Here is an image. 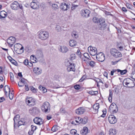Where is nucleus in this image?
Instances as JSON below:
<instances>
[{
    "instance_id": "nucleus-1",
    "label": "nucleus",
    "mask_w": 135,
    "mask_h": 135,
    "mask_svg": "<svg viewBox=\"0 0 135 135\" xmlns=\"http://www.w3.org/2000/svg\"><path fill=\"white\" fill-rule=\"evenodd\" d=\"M37 34L38 38L42 40H46L49 37V33L46 31L40 30L38 32Z\"/></svg>"
},
{
    "instance_id": "nucleus-2",
    "label": "nucleus",
    "mask_w": 135,
    "mask_h": 135,
    "mask_svg": "<svg viewBox=\"0 0 135 135\" xmlns=\"http://www.w3.org/2000/svg\"><path fill=\"white\" fill-rule=\"evenodd\" d=\"M50 107L49 103L47 102H45L41 107L42 111L45 113L49 112L50 110Z\"/></svg>"
},
{
    "instance_id": "nucleus-3",
    "label": "nucleus",
    "mask_w": 135,
    "mask_h": 135,
    "mask_svg": "<svg viewBox=\"0 0 135 135\" xmlns=\"http://www.w3.org/2000/svg\"><path fill=\"white\" fill-rule=\"evenodd\" d=\"M36 101L34 99L31 97H29L26 99V102L29 106H32L35 104Z\"/></svg>"
},
{
    "instance_id": "nucleus-4",
    "label": "nucleus",
    "mask_w": 135,
    "mask_h": 135,
    "mask_svg": "<svg viewBox=\"0 0 135 135\" xmlns=\"http://www.w3.org/2000/svg\"><path fill=\"white\" fill-rule=\"evenodd\" d=\"M110 53L113 56L116 58L121 57L122 56L121 53L115 49H112L110 51Z\"/></svg>"
},
{
    "instance_id": "nucleus-5",
    "label": "nucleus",
    "mask_w": 135,
    "mask_h": 135,
    "mask_svg": "<svg viewBox=\"0 0 135 135\" xmlns=\"http://www.w3.org/2000/svg\"><path fill=\"white\" fill-rule=\"evenodd\" d=\"M118 110V107L114 103H113L110 105L109 107V111L112 113H116Z\"/></svg>"
},
{
    "instance_id": "nucleus-6",
    "label": "nucleus",
    "mask_w": 135,
    "mask_h": 135,
    "mask_svg": "<svg viewBox=\"0 0 135 135\" xmlns=\"http://www.w3.org/2000/svg\"><path fill=\"white\" fill-rule=\"evenodd\" d=\"M88 50L91 55L94 56L97 54V49L95 47H92L91 46H90L88 47Z\"/></svg>"
},
{
    "instance_id": "nucleus-7",
    "label": "nucleus",
    "mask_w": 135,
    "mask_h": 135,
    "mask_svg": "<svg viewBox=\"0 0 135 135\" xmlns=\"http://www.w3.org/2000/svg\"><path fill=\"white\" fill-rule=\"evenodd\" d=\"M96 59L99 61L101 62L105 60V56L102 52H100L97 54Z\"/></svg>"
},
{
    "instance_id": "nucleus-8",
    "label": "nucleus",
    "mask_w": 135,
    "mask_h": 135,
    "mask_svg": "<svg viewBox=\"0 0 135 135\" xmlns=\"http://www.w3.org/2000/svg\"><path fill=\"white\" fill-rule=\"evenodd\" d=\"M108 119L109 122L111 124H115L117 121L115 117L113 115H109L108 117Z\"/></svg>"
},
{
    "instance_id": "nucleus-9",
    "label": "nucleus",
    "mask_w": 135,
    "mask_h": 135,
    "mask_svg": "<svg viewBox=\"0 0 135 135\" xmlns=\"http://www.w3.org/2000/svg\"><path fill=\"white\" fill-rule=\"evenodd\" d=\"M15 42V39L14 37H10L8 39L7 43L11 47H12Z\"/></svg>"
},
{
    "instance_id": "nucleus-10",
    "label": "nucleus",
    "mask_w": 135,
    "mask_h": 135,
    "mask_svg": "<svg viewBox=\"0 0 135 135\" xmlns=\"http://www.w3.org/2000/svg\"><path fill=\"white\" fill-rule=\"evenodd\" d=\"M30 113L32 115L38 114L39 113L38 108L36 107H33L31 108L29 110Z\"/></svg>"
},
{
    "instance_id": "nucleus-11",
    "label": "nucleus",
    "mask_w": 135,
    "mask_h": 135,
    "mask_svg": "<svg viewBox=\"0 0 135 135\" xmlns=\"http://www.w3.org/2000/svg\"><path fill=\"white\" fill-rule=\"evenodd\" d=\"M58 49L59 51L62 53H66L69 50L68 48L65 46H59Z\"/></svg>"
},
{
    "instance_id": "nucleus-12",
    "label": "nucleus",
    "mask_w": 135,
    "mask_h": 135,
    "mask_svg": "<svg viewBox=\"0 0 135 135\" xmlns=\"http://www.w3.org/2000/svg\"><path fill=\"white\" fill-rule=\"evenodd\" d=\"M90 13V11L88 9H83L81 12V15L83 17H88Z\"/></svg>"
},
{
    "instance_id": "nucleus-13",
    "label": "nucleus",
    "mask_w": 135,
    "mask_h": 135,
    "mask_svg": "<svg viewBox=\"0 0 135 135\" xmlns=\"http://www.w3.org/2000/svg\"><path fill=\"white\" fill-rule=\"evenodd\" d=\"M85 111V109L84 108L80 107L77 109L75 110V113L79 115L83 114Z\"/></svg>"
},
{
    "instance_id": "nucleus-14",
    "label": "nucleus",
    "mask_w": 135,
    "mask_h": 135,
    "mask_svg": "<svg viewBox=\"0 0 135 135\" xmlns=\"http://www.w3.org/2000/svg\"><path fill=\"white\" fill-rule=\"evenodd\" d=\"M34 122L37 124L40 125L43 123V121L41 118L36 117L33 119Z\"/></svg>"
},
{
    "instance_id": "nucleus-15",
    "label": "nucleus",
    "mask_w": 135,
    "mask_h": 135,
    "mask_svg": "<svg viewBox=\"0 0 135 135\" xmlns=\"http://www.w3.org/2000/svg\"><path fill=\"white\" fill-rule=\"evenodd\" d=\"M69 64H70L67 68V70L68 72L72 71H75V65L74 64H72L70 63L69 62Z\"/></svg>"
},
{
    "instance_id": "nucleus-16",
    "label": "nucleus",
    "mask_w": 135,
    "mask_h": 135,
    "mask_svg": "<svg viewBox=\"0 0 135 135\" xmlns=\"http://www.w3.org/2000/svg\"><path fill=\"white\" fill-rule=\"evenodd\" d=\"M18 2L16 1H14L12 3L11 6V8L13 9L17 10L18 9Z\"/></svg>"
},
{
    "instance_id": "nucleus-17",
    "label": "nucleus",
    "mask_w": 135,
    "mask_h": 135,
    "mask_svg": "<svg viewBox=\"0 0 135 135\" xmlns=\"http://www.w3.org/2000/svg\"><path fill=\"white\" fill-rule=\"evenodd\" d=\"M130 81H132V80L130 79H124L123 82V84L124 83L125 84V85L127 86V87H132L130 85H128L131 83Z\"/></svg>"
},
{
    "instance_id": "nucleus-18",
    "label": "nucleus",
    "mask_w": 135,
    "mask_h": 135,
    "mask_svg": "<svg viewBox=\"0 0 135 135\" xmlns=\"http://www.w3.org/2000/svg\"><path fill=\"white\" fill-rule=\"evenodd\" d=\"M60 8L64 11L66 10L69 8V6L65 3H62L60 6Z\"/></svg>"
},
{
    "instance_id": "nucleus-19",
    "label": "nucleus",
    "mask_w": 135,
    "mask_h": 135,
    "mask_svg": "<svg viewBox=\"0 0 135 135\" xmlns=\"http://www.w3.org/2000/svg\"><path fill=\"white\" fill-rule=\"evenodd\" d=\"M88 132V129L86 127H84L83 129L80 131V133L82 135H86Z\"/></svg>"
},
{
    "instance_id": "nucleus-20",
    "label": "nucleus",
    "mask_w": 135,
    "mask_h": 135,
    "mask_svg": "<svg viewBox=\"0 0 135 135\" xmlns=\"http://www.w3.org/2000/svg\"><path fill=\"white\" fill-rule=\"evenodd\" d=\"M7 13L4 11H2L0 12V18L2 19L5 18L7 16Z\"/></svg>"
},
{
    "instance_id": "nucleus-21",
    "label": "nucleus",
    "mask_w": 135,
    "mask_h": 135,
    "mask_svg": "<svg viewBox=\"0 0 135 135\" xmlns=\"http://www.w3.org/2000/svg\"><path fill=\"white\" fill-rule=\"evenodd\" d=\"M31 7L33 9H37L38 7V5L37 3L32 2L30 4Z\"/></svg>"
},
{
    "instance_id": "nucleus-22",
    "label": "nucleus",
    "mask_w": 135,
    "mask_h": 135,
    "mask_svg": "<svg viewBox=\"0 0 135 135\" xmlns=\"http://www.w3.org/2000/svg\"><path fill=\"white\" fill-rule=\"evenodd\" d=\"M99 103H96L94 104L93 106V108L94 110V113H97L98 112V109L99 108Z\"/></svg>"
},
{
    "instance_id": "nucleus-23",
    "label": "nucleus",
    "mask_w": 135,
    "mask_h": 135,
    "mask_svg": "<svg viewBox=\"0 0 135 135\" xmlns=\"http://www.w3.org/2000/svg\"><path fill=\"white\" fill-rule=\"evenodd\" d=\"M33 72L35 73L38 75H39L41 73L42 70L41 69L39 68L35 67L33 69Z\"/></svg>"
},
{
    "instance_id": "nucleus-24",
    "label": "nucleus",
    "mask_w": 135,
    "mask_h": 135,
    "mask_svg": "<svg viewBox=\"0 0 135 135\" xmlns=\"http://www.w3.org/2000/svg\"><path fill=\"white\" fill-rule=\"evenodd\" d=\"M117 133V131L115 129L110 128L109 131L110 135H115Z\"/></svg>"
},
{
    "instance_id": "nucleus-25",
    "label": "nucleus",
    "mask_w": 135,
    "mask_h": 135,
    "mask_svg": "<svg viewBox=\"0 0 135 135\" xmlns=\"http://www.w3.org/2000/svg\"><path fill=\"white\" fill-rule=\"evenodd\" d=\"M107 26V25L105 22L103 24H101L99 25V28L102 30H104L106 28Z\"/></svg>"
},
{
    "instance_id": "nucleus-26",
    "label": "nucleus",
    "mask_w": 135,
    "mask_h": 135,
    "mask_svg": "<svg viewBox=\"0 0 135 135\" xmlns=\"http://www.w3.org/2000/svg\"><path fill=\"white\" fill-rule=\"evenodd\" d=\"M20 117V115L18 114H17L14 117L13 119L14 126L15 124L18 123V121L19 120Z\"/></svg>"
},
{
    "instance_id": "nucleus-27",
    "label": "nucleus",
    "mask_w": 135,
    "mask_h": 135,
    "mask_svg": "<svg viewBox=\"0 0 135 135\" xmlns=\"http://www.w3.org/2000/svg\"><path fill=\"white\" fill-rule=\"evenodd\" d=\"M69 45L71 47H74L75 46L76 44V42L73 40H70L69 41Z\"/></svg>"
},
{
    "instance_id": "nucleus-28",
    "label": "nucleus",
    "mask_w": 135,
    "mask_h": 135,
    "mask_svg": "<svg viewBox=\"0 0 135 135\" xmlns=\"http://www.w3.org/2000/svg\"><path fill=\"white\" fill-rule=\"evenodd\" d=\"M117 70L118 72H120V74L121 75H123L127 73V71L126 70H121L119 69H117Z\"/></svg>"
},
{
    "instance_id": "nucleus-29",
    "label": "nucleus",
    "mask_w": 135,
    "mask_h": 135,
    "mask_svg": "<svg viewBox=\"0 0 135 135\" xmlns=\"http://www.w3.org/2000/svg\"><path fill=\"white\" fill-rule=\"evenodd\" d=\"M81 121H80V123H81L83 124H85L87 122V118L86 117H84L83 118H81Z\"/></svg>"
},
{
    "instance_id": "nucleus-30",
    "label": "nucleus",
    "mask_w": 135,
    "mask_h": 135,
    "mask_svg": "<svg viewBox=\"0 0 135 135\" xmlns=\"http://www.w3.org/2000/svg\"><path fill=\"white\" fill-rule=\"evenodd\" d=\"M109 96L108 98V100L110 102H112V91L110 90H109Z\"/></svg>"
},
{
    "instance_id": "nucleus-31",
    "label": "nucleus",
    "mask_w": 135,
    "mask_h": 135,
    "mask_svg": "<svg viewBox=\"0 0 135 135\" xmlns=\"http://www.w3.org/2000/svg\"><path fill=\"white\" fill-rule=\"evenodd\" d=\"M58 126L57 125H54L51 129L52 131L53 132L56 131L58 130Z\"/></svg>"
},
{
    "instance_id": "nucleus-32",
    "label": "nucleus",
    "mask_w": 135,
    "mask_h": 135,
    "mask_svg": "<svg viewBox=\"0 0 135 135\" xmlns=\"http://www.w3.org/2000/svg\"><path fill=\"white\" fill-rule=\"evenodd\" d=\"M4 91L5 92V94H6V93H7V92L6 91V90H9V92H10V89L9 87V86L8 85H6L4 87Z\"/></svg>"
},
{
    "instance_id": "nucleus-33",
    "label": "nucleus",
    "mask_w": 135,
    "mask_h": 135,
    "mask_svg": "<svg viewBox=\"0 0 135 135\" xmlns=\"http://www.w3.org/2000/svg\"><path fill=\"white\" fill-rule=\"evenodd\" d=\"M105 23V20L104 18L102 17L100 18V20L98 23H99V25H100L101 24H103Z\"/></svg>"
},
{
    "instance_id": "nucleus-34",
    "label": "nucleus",
    "mask_w": 135,
    "mask_h": 135,
    "mask_svg": "<svg viewBox=\"0 0 135 135\" xmlns=\"http://www.w3.org/2000/svg\"><path fill=\"white\" fill-rule=\"evenodd\" d=\"M99 20L100 18H98L96 17H93V21L95 23H98Z\"/></svg>"
},
{
    "instance_id": "nucleus-35",
    "label": "nucleus",
    "mask_w": 135,
    "mask_h": 135,
    "mask_svg": "<svg viewBox=\"0 0 135 135\" xmlns=\"http://www.w3.org/2000/svg\"><path fill=\"white\" fill-rule=\"evenodd\" d=\"M88 62L89 65L92 67H93L95 64V63L93 61H88Z\"/></svg>"
},
{
    "instance_id": "nucleus-36",
    "label": "nucleus",
    "mask_w": 135,
    "mask_h": 135,
    "mask_svg": "<svg viewBox=\"0 0 135 135\" xmlns=\"http://www.w3.org/2000/svg\"><path fill=\"white\" fill-rule=\"evenodd\" d=\"M52 8L55 10H56L58 8V6L56 4H53L52 5Z\"/></svg>"
},
{
    "instance_id": "nucleus-37",
    "label": "nucleus",
    "mask_w": 135,
    "mask_h": 135,
    "mask_svg": "<svg viewBox=\"0 0 135 135\" xmlns=\"http://www.w3.org/2000/svg\"><path fill=\"white\" fill-rule=\"evenodd\" d=\"M9 96L10 99L11 100H12L14 96V93H13V90L11 93H10V92H9Z\"/></svg>"
},
{
    "instance_id": "nucleus-38",
    "label": "nucleus",
    "mask_w": 135,
    "mask_h": 135,
    "mask_svg": "<svg viewBox=\"0 0 135 135\" xmlns=\"http://www.w3.org/2000/svg\"><path fill=\"white\" fill-rule=\"evenodd\" d=\"M61 27H60L59 25H57L56 26V30L57 31V32H60L61 31Z\"/></svg>"
},
{
    "instance_id": "nucleus-39",
    "label": "nucleus",
    "mask_w": 135,
    "mask_h": 135,
    "mask_svg": "<svg viewBox=\"0 0 135 135\" xmlns=\"http://www.w3.org/2000/svg\"><path fill=\"white\" fill-rule=\"evenodd\" d=\"M81 118L79 117H76V118L75 121L77 123H80V122L81 121Z\"/></svg>"
},
{
    "instance_id": "nucleus-40",
    "label": "nucleus",
    "mask_w": 135,
    "mask_h": 135,
    "mask_svg": "<svg viewBox=\"0 0 135 135\" xmlns=\"http://www.w3.org/2000/svg\"><path fill=\"white\" fill-rule=\"evenodd\" d=\"M78 5H75L74 4H72L71 7V8L72 10H74L77 8Z\"/></svg>"
},
{
    "instance_id": "nucleus-41",
    "label": "nucleus",
    "mask_w": 135,
    "mask_h": 135,
    "mask_svg": "<svg viewBox=\"0 0 135 135\" xmlns=\"http://www.w3.org/2000/svg\"><path fill=\"white\" fill-rule=\"evenodd\" d=\"M76 54L79 57H80V58H81V53L79 49H78L77 51L76 52Z\"/></svg>"
},
{
    "instance_id": "nucleus-42",
    "label": "nucleus",
    "mask_w": 135,
    "mask_h": 135,
    "mask_svg": "<svg viewBox=\"0 0 135 135\" xmlns=\"http://www.w3.org/2000/svg\"><path fill=\"white\" fill-rule=\"evenodd\" d=\"M77 131L75 129H72L70 130V133L71 134H72L75 135Z\"/></svg>"
},
{
    "instance_id": "nucleus-43",
    "label": "nucleus",
    "mask_w": 135,
    "mask_h": 135,
    "mask_svg": "<svg viewBox=\"0 0 135 135\" xmlns=\"http://www.w3.org/2000/svg\"><path fill=\"white\" fill-rule=\"evenodd\" d=\"M10 76V79L12 81H14V78H13V73L11 72L10 73H9Z\"/></svg>"
},
{
    "instance_id": "nucleus-44",
    "label": "nucleus",
    "mask_w": 135,
    "mask_h": 135,
    "mask_svg": "<svg viewBox=\"0 0 135 135\" xmlns=\"http://www.w3.org/2000/svg\"><path fill=\"white\" fill-rule=\"evenodd\" d=\"M18 124L19 126H20L21 125H24L25 122L24 121V120H20L19 121H18Z\"/></svg>"
},
{
    "instance_id": "nucleus-45",
    "label": "nucleus",
    "mask_w": 135,
    "mask_h": 135,
    "mask_svg": "<svg viewBox=\"0 0 135 135\" xmlns=\"http://www.w3.org/2000/svg\"><path fill=\"white\" fill-rule=\"evenodd\" d=\"M126 6L127 7L130 9H132V6L129 3H126Z\"/></svg>"
},
{
    "instance_id": "nucleus-46",
    "label": "nucleus",
    "mask_w": 135,
    "mask_h": 135,
    "mask_svg": "<svg viewBox=\"0 0 135 135\" xmlns=\"http://www.w3.org/2000/svg\"><path fill=\"white\" fill-rule=\"evenodd\" d=\"M30 90L32 91L33 92H36V89L33 86H31L30 87Z\"/></svg>"
},
{
    "instance_id": "nucleus-47",
    "label": "nucleus",
    "mask_w": 135,
    "mask_h": 135,
    "mask_svg": "<svg viewBox=\"0 0 135 135\" xmlns=\"http://www.w3.org/2000/svg\"><path fill=\"white\" fill-rule=\"evenodd\" d=\"M31 130L33 131L34 132L35 131L37 128V127L36 126H34L33 125L31 126Z\"/></svg>"
},
{
    "instance_id": "nucleus-48",
    "label": "nucleus",
    "mask_w": 135,
    "mask_h": 135,
    "mask_svg": "<svg viewBox=\"0 0 135 135\" xmlns=\"http://www.w3.org/2000/svg\"><path fill=\"white\" fill-rule=\"evenodd\" d=\"M11 62L12 64L16 66H17L18 65V64L17 62L14 60H12Z\"/></svg>"
},
{
    "instance_id": "nucleus-49",
    "label": "nucleus",
    "mask_w": 135,
    "mask_h": 135,
    "mask_svg": "<svg viewBox=\"0 0 135 135\" xmlns=\"http://www.w3.org/2000/svg\"><path fill=\"white\" fill-rule=\"evenodd\" d=\"M71 58V60H74L76 58V55L75 54H72L70 55Z\"/></svg>"
},
{
    "instance_id": "nucleus-50",
    "label": "nucleus",
    "mask_w": 135,
    "mask_h": 135,
    "mask_svg": "<svg viewBox=\"0 0 135 135\" xmlns=\"http://www.w3.org/2000/svg\"><path fill=\"white\" fill-rule=\"evenodd\" d=\"M26 81V80L23 78H21V79H20V81L22 83L24 84H25Z\"/></svg>"
},
{
    "instance_id": "nucleus-51",
    "label": "nucleus",
    "mask_w": 135,
    "mask_h": 135,
    "mask_svg": "<svg viewBox=\"0 0 135 135\" xmlns=\"http://www.w3.org/2000/svg\"><path fill=\"white\" fill-rule=\"evenodd\" d=\"M74 88L76 90H79L80 89V87L79 85H76L74 86Z\"/></svg>"
},
{
    "instance_id": "nucleus-52",
    "label": "nucleus",
    "mask_w": 135,
    "mask_h": 135,
    "mask_svg": "<svg viewBox=\"0 0 135 135\" xmlns=\"http://www.w3.org/2000/svg\"><path fill=\"white\" fill-rule=\"evenodd\" d=\"M18 8L22 10L23 9V7L22 6V4L18 3Z\"/></svg>"
},
{
    "instance_id": "nucleus-53",
    "label": "nucleus",
    "mask_w": 135,
    "mask_h": 135,
    "mask_svg": "<svg viewBox=\"0 0 135 135\" xmlns=\"http://www.w3.org/2000/svg\"><path fill=\"white\" fill-rule=\"evenodd\" d=\"M86 78L85 76H83L79 80V81L80 82H82Z\"/></svg>"
},
{
    "instance_id": "nucleus-54",
    "label": "nucleus",
    "mask_w": 135,
    "mask_h": 135,
    "mask_svg": "<svg viewBox=\"0 0 135 135\" xmlns=\"http://www.w3.org/2000/svg\"><path fill=\"white\" fill-rule=\"evenodd\" d=\"M132 78L135 79V71H133L131 74Z\"/></svg>"
},
{
    "instance_id": "nucleus-55",
    "label": "nucleus",
    "mask_w": 135,
    "mask_h": 135,
    "mask_svg": "<svg viewBox=\"0 0 135 135\" xmlns=\"http://www.w3.org/2000/svg\"><path fill=\"white\" fill-rule=\"evenodd\" d=\"M117 71V69H113L110 72V75L112 76L113 75L114 73Z\"/></svg>"
},
{
    "instance_id": "nucleus-56",
    "label": "nucleus",
    "mask_w": 135,
    "mask_h": 135,
    "mask_svg": "<svg viewBox=\"0 0 135 135\" xmlns=\"http://www.w3.org/2000/svg\"><path fill=\"white\" fill-rule=\"evenodd\" d=\"M28 60L26 59H25L23 61L24 64L26 65H27V64H28Z\"/></svg>"
},
{
    "instance_id": "nucleus-57",
    "label": "nucleus",
    "mask_w": 135,
    "mask_h": 135,
    "mask_svg": "<svg viewBox=\"0 0 135 135\" xmlns=\"http://www.w3.org/2000/svg\"><path fill=\"white\" fill-rule=\"evenodd\" d=\"M24 84H23L20 81L19 82H18V85L20 87H22V86H23Z\"/></svg>"
},
{
    "instance_id": "nucleus-58",
    "label": "nucleus",
    "mask_w": 135,
    "mask_h": 135,
    "mask_svg": "<svg viewBox=\"0 0 135 135\" xmlns=\"http://www.w3.org/2000/svg\"><path fill=\"white\" fill-rule=\"evenodd\" d=\"M34 133V131L32 130H31V131H29L28 132V134L30 135H32V134Z\"/></svg>"
},
{
    "instance_id": "nucleus-59",
    "label": "nucleus",
    "mask_w": 135,
    "mask_h": 135,
    "mask_svg": "<svg viewBox=\"0 0 135 135\" xmlns=\"http://www.w3.org/2000/svg\"><path fill=\"white\" fill-rule=\"evenodd\" d=\"M5 100V99L3 97L0 98V103L3 102Z\"/></svg>"
},
{
    "instance_id": "nucleus-60",
    "label": "nucleus",
    "mask_w": 135,
    "mask_h": 135,
    "mask_svg": "<svg viewBox=\"0 0 135 135\" xmlns=\"http://www.w3.org/2000/svg\"><path fill=\"white\" fill-rule=\"evenodd\" d=\"M27 65L28 66H29L30 67H32V66L33 64L32 63L30 62H28V64H27Z\"/></svg>"
},
{
    "instance_id": "nucleus-61",
    "label": "nucleus",
    "mask_w": 135,
    "mask_h": 135,
    "mask_svg": "<svg viewBox=\"0 0 135 135\" xmlns=\"http://www.w3.org/2000/svg\"><path fill=\"white\" fill-rule=\"evenodd\" d=\"M88 93L92 95H94V94L93 91H89V92H88Z\"/></svg>"
},
{
    "instance_id": "nucleus-62",
    "label": "nucleus",
    "mask_w": 135,
    "mask_h": 135,
    "mask_svg": "<svg viewBox=\"0 0 135 135\" xmlns=\"http://www.w3.org/2000/svg\"><path fill=\"white\" fill-rule=\"evenodd\" d=\"M51 118V117L50 115H48L47 116L46 119H47L49 120Z\"/></svg>"
},
{
    "instance_id": "nucleus-63",
    "label": "nucleus",
    "mask_w": 135,
    "mask_h": 135,
    "mask_svg": "<svg viewBox=\"0 0 135 135\" xmlns=\"http://www.w3.org/2000/svg\"><path fill=\"white\" fill-rule=\"evenodd\" d=\"M122 10L125 12H126L127 11V10L126 9V8L124 7H123L122 8Z\"/></svg>"
},
{
    "instance_id": "nucleus-64",
    "label": "nucleus",
    "mask_w": 135,
    "mask_h": 135,
    "mask_svg": "<svg viewBox=\"0 0 135 135\" xmlns=\"http://www.w3.org/2000/svg\"><path fill=\"white\" fill-rule=\"evenodd\" d=\"M42 90L44 93L46 92L47 91L46 89L44 87L42 88Z\"/></svg>"
}]
</instances>
